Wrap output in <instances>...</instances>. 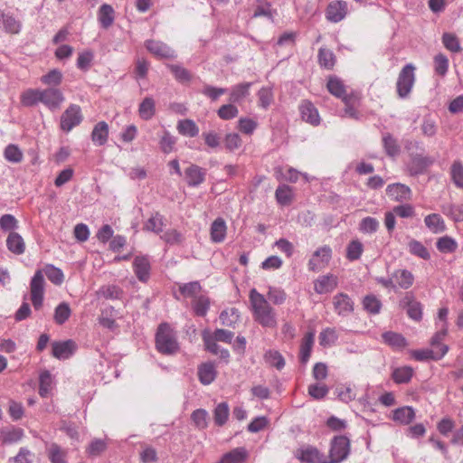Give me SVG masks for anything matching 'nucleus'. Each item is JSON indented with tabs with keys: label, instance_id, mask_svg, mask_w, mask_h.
Masks as SVG:
<instances>
[{
	"label": "nucleus",
	"instance_id": "obj_1",
	"mask_svg": "<svg viewBox=\"0 0 463 463\" xmlns=\"http://www.w3.org/2000/svg\"><path fill=\"white\" fill-rule=\"evenodd\" d=\"M44 275L54 285H61L64 280L62 270L52 264L45 265L43 270L39 269L34 273L30 283V292L33 306L36 310L40 309L43 306L45 284Z\"/></svg>",
	"mask_w": 463,
	"mask_h": 463
},
{
	"label": "nucleus",
	"instance_id": "obj_2",
	"mask_svg": "<svg viewBox=\"0 0 463 463\" xmlns=\"http://www.w3.org/2000/svg\"><path fill=\"white\" fill-rule=\"evenodd\" d=\"M249 299L254 320L263 327L275 328L278 325L276 312L267 298L256 288H251Z\"/></svg>",
	"mask_w": 463,
	"mask_h": 463
},
{
	"label": "nucleus",
	"instance_id": "obj_3",
	"mask_svg": "<svg viewBox=\"0 0 463 463\" xmlns=\"http://www.w3.org/2000/svg\"><path fill=\"white\" fill-rule=\"evenodd\" d=\"M156 346L164 354H174L179 350L176 335L167 323H162L156 335Z\"/></svg>",
	"mask_w": 463,
	"mask_h": 463
},
{
	"label": "nucleus",
	"instance_id": "obj_4",
	"mask_svg": "<svg viewBox=\"0 0 463 463\" xmlns=\"http://www.w3.org/2000/svg\"><path fill=\"white\" fill-rule=\"evenodd\" d=\"M416 67L412 63H407L401 70L397 82L396 90L399 98L406 99L409 97L415 83Z\"/></svg>",
	"mask_w": 463,
	"mask_h": 463
},
{
	"label": "nucleus",
	"instance_id": "obj_5",
	"mask_svg": "<svg viewBox=\"0 0 463 463\" xmlns=\"http://www.w3.org/2000/svg\"><path fill=\"white\" fill-rule=\"evenodd\" d=\"M82 121L81 109L79 105L71 104L61 116V128L70 132Z\"/></svg>",
	"mask_w": 463,
	"mask_h": 463
},
{
	"label": "nucleus",
	"instance_id": "obj_6",
	"mask_svg": "<svg viewBox=\"0 0 463 463\" xmlns=\"http://www.w3.org/2000/svg\"><path fill=\"white\" fill-rule=\"evenodd\" d=\"M350 442L345 436L335 437L331 442L330 463H340L345 459L349 454Z\"/></svg>",
	"mask_w": 463,
	"mask_h": 463
},
{
	"label": "nucleus",
	"instance_id": "obj_7",
	"mask_svg": "<svg viewBox=\"0 0 463 463\" xmlns=\"http://www.w3.org/2000/svg\"><path fill=\"white\" fill-rule=\"evenodd\" d=\"M41 103L52 111L59 109L65 100L63 93L58 88L41 89Z\"/></svg>",
	"mask_w": 463,
	"mask_h": 463
},
{
	"label": "nucleus",
	"instance_id": "obj_8",
	"mask_svg": "<svg viewBox=\"0 0 463 463\" xmlns=\"http://www.w3.org/2000/svg\"><path fill=\"white\" fill-rule=\"evenodd\" d=\"M332 258V250L325 245L318 248L308 260V269L311 271H319L326 267Z\"/></svg>",
	"mask_w": 463,
	"mask_h": 463
},
{
	"label": "nucleus",
	"instance_id": "obj_9",
	"mask_svg": "<svg viewBox=\"0 0 463 463\" xmlns=\"http://www.w3.org/2000/svg\"><path fill=\"white\" fill-rule=\"evenodd\" d=\"M434 163V159L428 156L414 155L411 156L409 162L406 165V169L410 175L417 176L423 175L428 167Z\"/></svg>",
	"mask_w": 463,
	"mask_h": 463
},
{
	"label": "nucleus",
	"instance_id": "obj_10",
	"mask_svg": "<svg viewBox=\"0 0 463 463\" xmlns=\"http://www.w3.org/2000/svg\"><path fill=\"white\" fill-rule=\"evenodd\" d=\"M145 47L154 56L159 59H175L176 58L175 52L169 47L166 43L161 41L146 40Z\"/></svg>",
	"mask_w": 463,
	"mask_h": 463
},
{
	"label": "nucleus",
	"instance_id": "obj_11",
	"mask_svg": "<svg viewBox=\"0 0 463 463\" xmlns=\"http://www.w3.org/2000/svg\"><path fill=\"white\" fill-rule=\"evenodd\" d=\"M77 347V344L71 339L55 341L52 344V354L59 360H66L74 354Z\"/></svg>",
	"mask_w": 463,
	"mask_h": 463
},
{
	"label": "nucleus",
	"instance_id": "obj_12",
	"mask_svg": "<svg viewBox=\"0 0 463 463\" xmlns=\"http://www.w3.org/2000/svg\"><path fill=\"white\" fill-rule=\"evenodd\" d=\"M335 312L340 317H348L354 312V303L345 293H337L333 297Z\"/></svg>",
	"mask_w": 463,
	"mask_h": 463
},
{
	"label": "nucleus",
	"instance_id": "obj_13",
	"mask_svg": "<svg viewBox=\"0 0 463 463\" xmlns=\"http://www.w3.org/2000/svg\"><path fill=\"white\" fill-rule=\"evenodd\" d=\"M347 3L345 1L335 0L329 3L326 10V17L331 23L342 21L347 14Z\"/></svg>",
	"mask_w": 463,
	"mask_h": 463
},
{
	"label": "nucleus",
	"instance_id": "obj_14",
	"mask_svg": "<svg viewBox=\"0 0 463 463\" xmlns=\"http://www.w3.org/2000/svg\"><path fill=\"white\" fill-rule=\"evenodd\" d=\"M299 112L302 119L307 123L312 126H318L320 124L321 118L318 110L311 101L302 100L299 104Z\"/></svg>",
	"mask_w": 463,
	"mask_h": 463
},
{
	"label": "nucleus",
	"instance_id": "obj_15",
	"mask_svg": "<svg viewBox=\"0 0 463 463\" xmlns=\"http://www.w3.org/2000/svg\"><path fill=\"white\" fill-rule=\"evenodd\" d=\"M386 194L392 200L401 203L410 201L412 194L409 186L400 183L389 184Z\"/></svg>",
	"mask_w": 463,
	"mask_h": 463
},
{
	"label": "nucleus",
	"instance_id": "obj_16",
	"mask_svg": "<svg viewBox=\"0 0 463 463\" xmlns=\"http://www.w3.org/2000/svg\"><path fill=\"white\" fill-rule=\"evenodd\" d=\"M401 307L407 309L408 316L413 320L419 321L422 317V308L420 302L416 301L411 293H406L400 302Z\"/></svg>",
	"mask_w": 463,
	"mask_h": 463
},
{
	"label": "nucleus",
	"instance_id": "obj_17",
	"mask_svg": "<svg viewBox=\"0 0 463 463\" xmlns=\"http://www.w3.org/2000/svg\"><path fill=\"white\" fill-rule=\"evenodd\" d=\"M449 351L447 345H442L439 350L419 349L411 351L412 357L417 361L440 360Z\"/></svg>",
	"mask_w": 463,
	"mask_h": 463
},
{
	"label": "nucleus",
	"instance_id": "obj_18",
	"mask_svg": "<svg viewBox=\"0 0 463 463\" xmlns=\"http://www.w3.org/2000/svg\"><path fill=\"white\" fill-rule=\"evenodd\" d=\"M22 23L14 14L0 11V30L11 34H17L21 32Z\"/></svg>",
	"mask_w": 463,
	"mask_h": 463
},
{
	"label": "nucleus",
	"instance_id": "obj_19",
	"mask_svg": "<svg viewBox=\"0 0 463 463\" xmlns=\"http://www.w3.org/2000/svg\"><path fill=\"white\" fill-rule=\"evenodd\" d=\"M206 170L197 165H191L184 170V178L191 187L199 186L205 180Z\"/></svg>",
	"mask_w": 463,
	"mask_h": 463
},
{
	"label": "nucleus",
	"instance_id": "obj_20",
	"mask_svg": "<svg viewBox=\"0 0 463 463\" xmlns=\"http://www.w3.org/2000/svg\"><path fill=\"white\" fill-rule=\"evenodd\" d=\"M338 284L337 278L333 274L320 276L314 282V290L317 294H327L332 292Z\"/></svg>",
	"mask_w": 463,
	"mask_h": 463
},
{
	"label": "nucleus",
	"instance_id": "obj_21",
	"mask_svg": "<svg viewBox=\"0 0 463 463\" xmlns=\"http://www.w3.org/2000/svg\"><path fill=\"white\" fill-rule=\"evenodd\" d=\"M134 272L141 282H146L150 278L151 265L146 256H137L133 261Z\"/></svg>",
	"mask_w": 463,
	"mask_h": 463
},
{
	"label": "nucleus",
	"instance_id": "obj_22",
	"mask_svg": "<svg viewBox=\"0 0 463 463\" xmlns=\"http://www.w3.org/2000/svg\"><path fill=\"white\" fill-rule=\"evenodd\" d=\"M251 86V82H241L232 86L228 90L229 101L233 104H241L249 97Z\"/></svg>",
	"mask_w": 463,
	"mask_h": 463
},
{
	"label": "nucleus",
	"instance_id": "obj_23",
	"mask_svg": "<svg viewBox=\"0 0 463 463\" xmlns=\"http://www.w3.org/2000/svg\"><path fill=\"white\" fill-rule=\"evenodd\" d=\"M197 374L202 384L209 385L217 376L216 366L212 362L203 363L198 366Z\"/></svg>",
	"mask_w": 463,
	"mask_h": 463
},
{
	"label": "nucleus",
	"instance_id": "obj_24",
	"mask_svg": "<svg viewBox=\"0 0 463 463\" xmlns=\"http://www.w3.org/2000/svg\"><path fill=\"white\" fill-rule=\"evenodd\" d=\"M227 226L225 221L218 217L216 218L210 228L211 241L215 243L222 242L226 238Z\"/></svg>",
	"mask_w": 463,
	"mask_h": 463
},
{
	"label": "nucleus",
	"instance_id": "obj_25",
	"mask_svg": "<svg viewBox=\"0 0 463 463\" xmlns=\"http://www.w3.org/2000/svg\"><path fill=\"white\" fill-rule=\"evenodd\" d=\"M415 411L411 406H402L392 411V420L401 425H408L415 419Z\"/></svg>",
	"mask_w": 463,
	"mask_h": 463
},
{
	"label": "nucleus",
	"instance_id": "obj_26",
	"mask_svg": "<svg viewBox=\"0 0 463 463\" xmlns=\"http://www.w3.org/2000/svg\"><path fill=\"white\" fill-rule=\"evenodd\" d=\"M98 21L103 29L110 27L115 21V10L109 4H102L98 11Z\"/></svg>",
	"mask_w": 463,
	"mask_h": 463
},
{
	"label": "nucleus",
	"instance_id": "obj_27",
	"mask_svg": "<svg viewBox=\"0 0 463 463\" xmlns=\"http://www.w3.org/2000/svg\"><path fill=\"white\" fill-rule=\"evenodd\" d=\"M109 139V125L105 121L97 123L91 132V141L94 145L104 146Z\"/></svg>",
	"mask_w": 463,
	"mask_h": 463
},
{
	"label": "nucleus",
	"instance_id": "obj_28",
	"mask_svg": "<svg viewBox=\"0 0 463 463\" xmlns=\"http://www.w3.org/2000/svg\"><path fill=\"white\" fill-rule=\"evenodd\" d=\"M6 247L12 253L22 255L25 250V242L19 233L12 232L7 236Z\"/></svg>",
	"mask_w": 463,
	"mask_h": 463
},
{
	"label": "nucleus",
	"instance_id": "obj_29",
	"mask_svg": "<svg viewBox=\"0 0 463 463\" xmlns=\"http://www.w3.org/2000/svg\"><path fill=\"white\" fill-rule=\"evenodd\" d=\"M315 341V332H307L301 342L299 351V360L303 364H306L311 355L312 347Z\"/></svg>",
	"mask_w": 463,
	"mask_h": 463
},
{
	"label": "nucleus",
	"instance_id": "obj_30",
	"mask_svg": "<svg viewBox=\"0 0 463 463\" xmlns=\"http://www.w3.org/2000/svg\"><path fill=\"white\" fill-rule=\"evenodd\" d=\"M298 458L303 462L321 463L323 455L317 448L312 446H306L298 450Z\"/></svg>",
	"mask_w": 463,
	"mask_h": 463
},
{
	"label": "nucleus",
	"instance_id": "obj_31",
	"mask_svg": "<svg viewBox=\"0 0 463 463\" xmlns=\"http://www.w3.org/2000/svg\"><path fill=\"white\" fill-rule=\"evenodd\" d=\"M327 90L332 95L341 99L345 103H347V98H349V96L346 94L345 86L340 79L337 77L329 78Z\"/></svg>",
	"mask_w": 463,
	"mask_h": 463
},
{
	"label": "nucleus",
	"instance_id": "obj_32",
	"mask_svg": "<svg viewBox=\"0 0 463 463\" xmlns=\"http://www.w3.org/2000/svg\"><path fill=\"white\" fill-rule=\"evenodd\" d=\"M392 278H394V281L396 282L395 284L403 289L410 288L414 282L413 274L405 269L393 271Z\"/></svg>",
	"mask_w": 463,
	"mask_h": 463
},
{
	"label": "nucleus",
	"instance_id": "obj_33",
	"mask_svg": "<svg viewBox=\"0 0 463 463\" xmlns=\"http://www.w3.org/2000/svg\"><path fill=\"white\" fill-rule=\"evenodd\" d=\"M248 457V452L245 448H236L225 453L220 459L219 463H241Z\"/></svg>",
	"mask_w": 463,
	"mask_h": 463
},
{
	"label": "nucleus",
	"instance_id": "obj_34",
	"mask_svg": "<svg viewBox=\"0 0 463 463\" xmlns=\"http://www.w3.org/2000/svg\"><path fill=\"white\" fill-rule=\"evenodd\" d=\"M425 225L433 233H441L446 230V224L442 217L438 213H431L425 217Z\"/></svg>",
	"mask_w": 463,
	"mask_h": 463
},
{
	"label": "nucleus",
	"instance_id": "obj_35",
	"mask_svg": "<svg viewBox=\"0 0 463 463\" xmlns=\"http://www.w3.org/2000/svg\"><path fill=\"white\" fill-rule=\"evenodd\" d=\"M71 316V308L67 302H61L54 309L53 321L56 325L65 324Z\"/></svg>",
	"mask_w": 463,
	"mask_h": 463
},
{
	"label": "nucleus",
	"instance_id": "obj_36",
	"mask_svg": "<svg viewBox=\"0 0 463 463\" xmlns=\"http://www.w3.org/2000/svg\"><path fill=\"white\" fill-rule=\"evenodd\" d=\"M156 113V103L153 98L146 97L138 107L139 117L144 120L151 119Z\"/></svg>",
	"mask_w": 463,
	"mask_h": 463
},
{
	"label": "nucleus",
	"instance_id": "obj_37",
	"mask_svg": "<svg viewBox=\"0 0 463 463\" xmlns=\"http://www.w3.org/2000/svg\"><path fill=\"white\" fill-rule=\"evenodd\" d=\"M47 454L51 463H67V450L57 443H52L47 448Z\"/></svg>",
	"mask_w": 463,
	"mask_h": 463
},
{
	"label": "nucleus",
	"instance_id": "obj_38",
	"mask_svg": "<svg viewBox=\"0 0 463 463\" xmlns=\"http://www.w3.org/2000/svg\"><path fill=\"white\" fill-rule=\"evenodd\" d=\"M176 128L179 134L189 137H194L199 134V128L192 119L179 120Z\"/></svg>",
	"mask_w": 463,
	"mask_h": 463
},
{
	"label": "nucleus",
	"instance_id": "obj_39",
	"mask_svg": "<svg viewBox=\"0 0 463 463\" xmlns=\"http://www.w3.org/2000/svg\"><path fill=\"white\" fill-rule=\"evenodd\" d=\"M164 226V216L156 212L145 222L144 230L158 234L163 232Z\"/></svg>",
	"mask_w": 463,
	"mask_h": 463
},
{
	"label": "nucleus",
	"instance_id": "obj_40",
	"mask_svg": "<svg viewBox=\"0 0 463 463\" xmlns=\"http://www.w3.org/2000/svg\"><path fill=\"white\" fill-rule=\"evenodd\" d=\"M230 415V408L227 402H221L213 410V420L217 426H223Z\"/></svg>",
	"mask_w": 463,
	"mask_h": 463
},
{
	"label": "nucleus",
	"instance_id": "obj_41",
	"mask_svg": "<svg viewBox=\"0 0 463 463\" xmlns=\"http://www.w3.org/2000/svg\"><path fill=\"white\" fill-rule=\"evenodd\" d=\"M41 89H28L21 95V103L24 107H33L41 103Z\"/></svg>",
	"mask_w": 463,
	"mask_h": 463
},
{
	"label": "nucleus",
	"instance_id": "obj_42",
	"mask_svg": "<svg viewBox=\"0 0 463 463\" xmlns=\"http://www.w3.org/2000/svg\"><path fill=\"white\" fill-rule=\"evenodd\" d=\"M364 309L372 315H377L382 309L381 300L374 295H366L362 301Z\"/></svg>",
	"mask_w": 463,
	"mask_h": 463
},
{
	"label": "nucleus",
	"instance_id": "obj_43",
	"mask_svg": "<svg viewBox=\"0 0 463 463\" xmlns=\"http://www.w3.org/2000/svg\"><path fill=\"white\" fill-rule=\"evenodd\" d=\"M383 145L385 153L389 156L394 157L400 154L401 149L398 141L391 134L385 133L383 136Z\"/></svg>",
	"mask_w": 463,
	"mask_h": 463
},
{
	"label": "nucleus",
	"instance_id": "obj_44",
	"mask_svg": "<svg viewBox=\"0 0 463 463\" xmlns=\"http://www.w3.org/2000/svg\"><path fill=\"white\" fill-rule=\"evenodd\" d=\"M97 294L99 298L116 300V299H120L122 298L123 290L116 285H107V286L101 287L98 290Z\"/></svg>",
	"mask_w": 463,
	"mask_h": 463
},
{
	"label": "nucleus",
	"instance_id": "obj_45",
	"mask_svg": "<svg viewBox=\"0 0 463 463\" xmlns=\"http://www.w3.org/2000/svg\"><path fill=\"white\" fill-rule=\"evenodd\" d=\"M442 213L454 222H463V204L447 203L441 206Z\"/></svg>",
	"mask_w": 463,
	"mask_h": 463
},
{
	"label": "nucleus",
	"instance_id": "obj_46",
	"mask_svg": "<svg viewBox=\"0 0 463 463\" xmlns=\"http://www.w3.org/2000/svg\"><path fill=\"white\" fill-rule=\"evenodd\" d=\"M220 320L222 326L234 327L240 320V312L237 308H229L220 314Z\"/></svg>",
	"mask_w": 463,
	"mask_h": 463
},
{
	"label": "nucleus",
	"instance_id": "obj_47",
	"mask_svg": "<svg viewBox=\"0 0 463 463\" xmlns=\"http://www.w3.org/2000/svg\"><path fill=\"white\" fill-rule=\"evenodd\" d=\"M383 341L393 348H403L407 345L406 339L398 333L385 332L382 335Z\"/></svg>",
	"mask_w": 463,
	"mask_h": 463
},
{
	"label": "nucleus",
	"instance_id": "obj_48",
	"mask_svg": "<svg viewBox=\"0 0 463 463\" xmlns=\"http://www.w3.org/2000/svg\"><path fill=\"white\" fill-rule=\"evenodd\" d=\"M40 80L43 84L49 86V88H56L62 81V73L60 70L53 69L43 75Z\"/></svg>",
	"mask_w": 463,
	"mask_h": 463
},
{
	"label": "nucleus",
	"instance_id": "obj_49",
	"mask_svg": "<svg viewBox=\"0 0 463 463\" xmlns=\"http://www.w3.org/2000/svg\"><path fill=\"white\" fill-rule=\"evenodd\" d=\"M264 360L266 364L270 366L281 370L285 366V359L282 354L277 350H268L264 354Z\"/></svg>",
	"mask_w": 463,
	"mask_h": 463
},
{
	"label": "nucleus",
	"instance_id": "obj_50",
	"mask_svg": "<svg viewBox=\"0 0 463 463\" xmlns=\"http://www.w3.org/2000/svg\"><path fill=\"white\" fill-rule=\"evenodd\" d=\"M4 157L10 163L17 164L22 162L24 154L17 145L10 144L4 150Z\"/></svg>",
	"mask_w": 463,
	"mask_h": 463
},
{
	"label": "nucleus",
	"instance_id": "obj_51",
	"mask_svg": "<svg viewBox=\"0 0 463 463\" xmlns=\"http://www.w3.org/2000/svg\"><path fill=\"white\" fill-rule=\"evenodd\" d=\"M436 247L441 253H452L457 250L458 243L453 238L446 235L438 239Z\"/></svg>",
	"mask_w": 463,
	"mask_h": 463
},
{
	"label": "nucleus",
	"instance_id": "obj_52",
	"mask_svg": "<svg viewBox=\"0 0 463 463\" xmlns=\"http://www.w3.org/2000/svg\"><path fill=\"white\" fill-rule=\"evenodd\" d=\"M413 369L411 366L398 367L393 370L392 377L396 383H406L411 381Z\"/></svg>",
	"mask_w": 463,
	"mask_h": 463
},
{
	"label": "nucleus",
	"instance_id": "obj_53",
	"mask_svg": "<svg viewBox=\"0 0 463 463\" xmlns=\"http://www.w3.org/2000/svg\"><path fill=\"white\" fill-rule=\"evenodd\" d=\"M275 196L277 199V202L281 205H288L293 198V192L290 186L287 184H281L279 185L276 192Z\"/></svg>",
	"mask_w": 463,
	"mask_h": 463
},
{
	"label": "nucleus",
	"instance_id": "obj_54",
	"mask_svg": "<svg viewBox=\"0 0 463 463\" xmlns=\"http://www.w3.org/2000/svg\"><path fill=\"white\" fill-rule=\"evenodd\" d=\"M364 251V246L358 240L351 241L346 247V258L350 261L357 260L361 258Z\"/></svg>",
	"mask_w": 463,
	"mask_h": 463
},
{
	"label": "nucleus",
	"instance_id": "obj_55",
	"mask_svg": "<svg viewBox=\"0 0 463 463\" xmlns=\"http://www.w3.org/2000/svg\"><path fill=\"white\" fill-rule=\"evenodd\" d=\"M259 99V106L263 109H268V108L274 101V95L271 88L262 87L257 93Z\"/></svg>",
	"mask_w": 463,
	"mask_h": 463
},
{
	"label": "nucleus",
	"instance_id": "obj_56",
	"mask_svg": "<svg viewBox=\"0 0 463 463\" xmlns=\"http://www.w3.org/2000/svg\"><path fill=\"white\" fill-rule=\"evenodd\" d=\"M52 385V375L48 371L41 373L39 377V394L45 398L49 395Z\"/></svg>",
	"mask_w": 463,
	"mask_h": 463
},
{
	"label": "nucleus",
	"instance_id": "obj_57",
	"mask_svg": "<svg viewBox=\"0 0 463 463\" xmlns=\"http://www.w3.org/2000/svg\"><path fill=\"white\" fill-rule=\"evenodd\" d=\"M208 417L209 414L204 409H197L191 414V419L199 430H204L208 427Z\"/></svg>",
	"mask_w": 463,
	"mask_h": 463
},
{
	"label": "nucleus",
	"instance_id": "obj_58",
	"mask_svg": "<svg viewBox=\"0 0 463 463\" xmlns=\"http://www.w3.org/2000/svg\"><path fill=\"white\" fill-rule=\"evenodd\" d=\"M450 175L454 184L463 189V164L460 161H454L450 167Z\"/></svg>",
	"mask_w": 463,
	"mask_h": 463
},
{
	"label": "nucleus",
	"instance_id": "obj_59",
	"mask_svg": "<svg viewBox=\"0 0 463 463\" xmlns=\"http://www.w3.org/2000/svg\"><path fill=\"white\" fill-rule=\"evenodd\" d=\"M338 339V335L335 328L326 327L319 334V344L326 347L333 345Z\"/></svg>",
	"mask_w": 463,
	"mask_h": 463
},
{
	"label": "nucleus",
	"instance_id": "obj_60",
	"mask_svg": "<svg viewBox=\"0 0 463 463\" xmlns=\"http://www.w3.org/2000/svg\"><path fill=\"white\" fill-rule=\"evenodd\" d=\"M267 297L274 305L278 306L282 305L287 299L285 290L273 286H269Z\"/></svg>",
	"mask_w": 463,
	"mask_h": 463
},
{
	"label": "nucleus",
	"instance_id": "obj_61",
	"mask_svg": "<svg viewBox=\"0 0 463 463\" xmlns=\"http://www.w3.org/2000/svg\"><path fill=\"white\" fill-rule=\"evenodd\" d=\"M239 114V109L235 104L229 101L228 104H224L217 110V115L223 120H230L236 118Z\"/></svg>",
	"mask_w": 463,
	"mask_h": 463
},
{
	"label": "nucleus",
	"instance_id": "obj_62",
	"mask_svg": "<svg viewBox=\"0 0 463 463\" xmlns=\"http://www.w3.org/2000/svg\"><path fill=\"white\" fill-rule=\"evenodd\" d=\"M167 67L174 74L175 80L179 82H189L192 79L191 73L188 70L178 64H168Z\"/></svg>",
	"mask_w": 463,
	"mask_h": 463
},
{
	"label": "nucleus",
	"instance_id": "obj_63",
	"mask_svg": "<svg viewBox=\"0 0 463 463\" xmlns=\"http://www.w3.org/2000/svg\"><path fill=\"white\" fill-rule=\"evenodd\" d=\"M335 57L332 51L320 48L318 51V62L321 67L331 69L335 65Z\"/></svg>",
	"mask_w": 463,
	"mask_h": 463
},
{
	"label": "nucleus",
	"instance_id": "obj_64",
	"mask_svg": "<svg viewBox=\"0 0 463 463\" xmlns=\"http://www.w3.org/2000/svg\"><path fill=\"white\" fill-rule=\"evenodd\" d=\"M210 307V300L205 296H199L194 299L193 309L199 317H204Z\"/></svg>",
	"mask_w": 463,
	"mask_h": 463
}]
</instances>
